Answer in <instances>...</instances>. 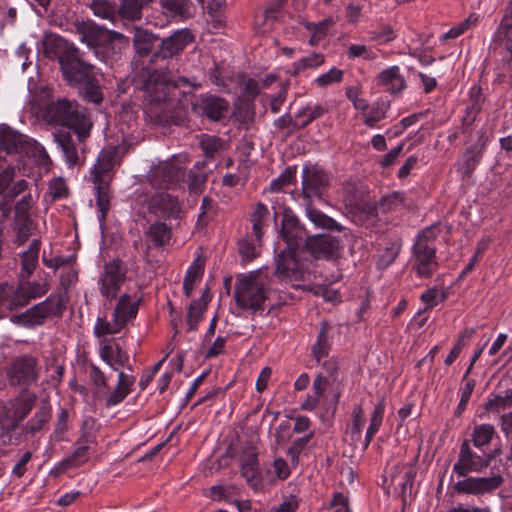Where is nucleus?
Instances as JSON below:
<instances>
[{
    "instance_id": "obj_28",
    "label": "nucleus",
    "mask_w": 512,
    "mask_h": 512,
    "mask_svg": "<svg viewBox=\"0 0 512 512\" xmlns=\"http://www.w3.org/2000/svg\"><path fill=\"white\" fill-rule=\"evenodd\" d=\"M163 14L170 19L184 21L194 15V4L191 0H159Z\"/></svg>"
},
{
    "instance_id": "obj_12",
    "label": "nucleus",
    "mask_w": 512,
    "mask_h": 512,
    "mask_svg": "<svg viewBox=\"0 0 512 512\" xmlns=\"http://www.w3.org/2000/svg\"><path fill=\"white\" fill-rule=\"evenodd\" d=\"M489 138L485 130L481 129L476 132V139L466 142L461 157L457 162V170L462 174L463 178H470L477 166L482 161Z\"/></svg>"
},
{
    "instance_id": "obj_4",
    "label": "nucleus",
    "mask_w": 512,
    "mask_h": 512,
    "mask_svg": "<svg viewBox=\"0 0 512 512\" xmlns=\"http://www.w3.org/2000/svg\"><path fill=\"white\" fill-rule=\"evenodd\" d=\"M269 283L267 269H258L246 275H240L235 283L234 299L237 305L253 314L262 312L267 300Z\"/></svg>"
},
{
    "instance_id": "obj_6",
    "label": "nucleus",
    "mask_w": 512,
    "mask_h": 512,
    "mask_svg": "<svg viewBox=\"0 0 512 512\" xmlns=\"http://www.w3.org/2000/svg\"><path fill=\"white\" fill-rule=\"evenodd\" d=\"M141 297L130 294L120 296L112 313V321L98 317L94 326V335L98 338L119 333L128 322L135 319Z\"/></svg>"
},
{
    "instance_id": "obj_40",
    "label": "nucleus",
    "mask_w": 512,
    "mask_h": 512,
    "mask_svg": "<svg viewBox=\"0 0 512 512\" xmlns=\"http://www.w3.org/2000/svg\"><path fill=\"white\" fill-rule=\"evenodd\" d=\"M20 421L12 416L0 418V440L3 445H12L19 440L17 429Z\"/></svg>"
},
{
    "instance_id": "obj_49",
    "label": "nucleus",
    "mask_w": 512,
    "mask_h": 512,
    "mask_svg": "<svg viewBox=\"0 0 512 512\" xmlns=\"http://www.w3.org/2000/svg\"><path fill=\"white\" fill-rule=\"evenodd\" d=\"M478 15L475 13H471L465 20L453 26L448 32L444 33L440 40L442 42H446L448 40L456 39L462 34H464L471 27L475 26L478 22Z\"/></svg>"
},
{
    "instance_id": "obj_7",
    "label": "nucleus",
    "mask_w": 512,
    "mask_h": 512,
    "mask_svg": "<svg viewBox=\"0 0 512 512\" xmlns=\"http://www.w3.org/2000/svg\"><path fill=\"white\" fill-rule=\"evenodd\" d=\"M44 119L48 124H58L67 128L79 126L82 120H91L76 101L59 97L47 103Z\"/></svg>"
},
{
    "instance_id": "obj_1",
    "label": "nucleus",
    "mask_w": 512,
    "mask_h": 512,
    "mask_svg": "<svg viewBox=\"0 0 512 512\" xmlns=\"http://www.w3.org/2000/svg\"><path fill=\"white\" fill-rule=\"evenodd\" d=\"M45 52L49 58L58 61L64 80L77 88L84 100L94 104L102 102L99 69L83 61L79 49L72 42L50 35L45 41Z\"/></svg>"
},
{
    "instance_id": "obj_63",
    "label": "nucleus",
    "mask_w": 512,
    "mask_h": 512,
    "mask_svg": "<svg viewBox=\"0 0 512 512\" xmlns=\"http://www.w3.org/2000/svg\"><path fill=\"white\" fill-rule=\"evenodd\" d=\"M510 407H512V389L506 390L504 395H497L487 403L489 409L505 410Z\"/></svg>"
},
{
    "instance_id": "obj_21",
    "label": "nucleus",
    "mask_w": 512,
    "mask_h": 512,
    "mask_svg": "<svg viewBox=\"0 0 512 512\" xmlns=\"http://www.w3.org/2000/svg\"><path fill=\"white\" fill-rule=\"evenodd\" d=\"M306 245L315 258L330 259L337 257L341 249L340 241L328 234L313 237L307 240Z\"/></svg>"
},
{
    "instance_id": "obj_62",
    "label": "nucleus",
    "mask_w": 512,
    "mask_h": 512,
    "mask_svg": "<svg viewBox=\"0 0 512 512\" xmlns=\"http://www.w3.org/2000/svg\"><path fill=\"white\" fill-rule=\"evenodd\" d=\"M49 194L52 200L65 198L68 194V187L62 178H55L49 182Z\"/></svg>"
},
{
    "instance_id": "obj_38",
    "label": "nucleus",
    "mask_w": 512,
    "mask_h": 512,
    "mask_svg": "<svg viewBox=\"0 0 512 512\" xmlns=\"http://www.w3.org/2000/svg\"><path fill=\"white\" fill-rule=\"evenodd\" d=\"M209 297L207 293H203L200 299L193 300L188 308L187 324L189 331H195L198 328L202 315L206 310Z\"/></svg>"
},
{
    "instance_id": "obj_10",
    "label": "nucleus",
    "mask_w": 512,
    "mask_h": 512,
    "mask_svg": "<svg viewBox=\"0 0 512 512\" xmlns=\"http://www.w3.org/2000/svg\"><path fill=\"white\" fill-rule=\"evenodd\" d=\"M7 378L11 386L29 390L39 379L37 359L27 354L17 357L7 370Z\"/></svg>"
},
{
    "instance_id": "obj_45",
    "label": "nucleus",
    "mask_w": 512,
    "mask_h": 512,
    "mask_svg": "<svg viewBox=\"0 0 512 512\" xmlns=\"http://www.w3.org/2000/svg\"><path fill=\"white\" fill-rule=\"evenodd\" d=\"M307 216L318 227L339 232L344 229L341 224L337 223L333 218L327 216L318 209L308 207Z\"/></svg>"
},
{
    "instance_id": "obj_50",
    "label": "nucleus",
    "mask_w": 512,
    "mask_h": 512,
    "mask_svg": "<svg viewBox=\"0 0 512 512\" xmlns=\"http://www.w3.org/2000/svg\"><path fill=\"white\" fill-rule=\"evenodd\" d=\"M156 40L152 33L141 31L136 33L133 42L137 53L140 56H147L152 52Z\"/></svg>"
},
{
    "instance_id": "obj_5",
    "label": "nucleus",
    "mask_w": 512,
    "mask_h": 512,
    "mask_svg": "<svg viewBox=\"0 0 512 512\" xmlns=\"http://www.w3.org/2000/svg\"><path fill=\"white\" fill-rule=\"evenodd\" d=\"M93 123L82 120L79 126L59 129L52 133L53 141L61 150L65 163L69 167L80 165L85 153V140L89 137Z\"/></svg>"
},
{
    "instance_id": "obj_59",
    "label": "nucleus",
    "mask_w": 512,
    "mask_h": 512,
    "mask_svg": "<svg viewBox=\"0 0 512 512\" xmlns=\"http://www.w3.org/2000/svg\"><path fill=\"white\" fill-rule=\"evenodd\" d=\"M386 108L383 104L375 103L365 114L364 124L368 127H374L379 121L386 117Z\"/></svg>"
},
{
    "instance_id": "obj_48",
    "label": "nucleus",
    "mask_w": 512,
    "mask_h": 512,
    "mask_svg": "<svg viewBox=\"0 0 512 512\" xmlns=\"http://www.w3.org/2000/svg\"><path fill=\"white\" fill-rule=\"evenodd\" d=\"M147 0H122L119 14L128 20H139L142 16V9Z\"/></svg>"
},
{
    "instance_id": "obj_55",
    "label": "nucleus",
    "mask_w": 512,
    "mask_h": 512,
    "mask_svg": "<svg viewBox=\"0 0 512 512\" xmlns=\"http://www.w3.org/2000/svg\"><path fill=\"white\" fill-rule=\"evenodd\" d=\"M314 437V432L311 431L303 437L297 438L293 441L292 445L288 448L287 454L290 456L292 462L297 463L299 456L307 447L309 441Z\"/></svg>"
},
{
    "instance_id": "obj_19",
    "label": "nucleus",
    "mask_w": 512,
    "mask_h": 512,
    "mask_svg": "<svg viewBox=\"0 0 512 512\" xmlns=\"http://www.w3.org/2000/svg\"><path fill=\"white\" fill-rule=\"evenodd\" d=\"M148 209L150 213L164 220L176 219L180 212L177 198L166 192H157L152 195L148 202Z\"/></svg>"
},
{
    "instance_id": "obj_14",
    "label": "nucleus",
    "mask_w": 512,
    "mask_h": 512,
    "mask_svg": "<svg viewBox=\"0 0 512 512\" xmlns=\"http://www.w3.org/2000/svg\"><path fill=\"white\" fill-rule=\"evenodd\" d=\"M199 144L205 160L195 163L194 167L188 173V177L193 186H199L206 182L207 174L202 172V169L209 161H213L217 155L225 149L224 141L214 135L203 134Z\"/></svg>"
},
{
    "instance_id": "obj_32",
    "label": "nucleus",
    "mask_w": 512,
    "mask_h": 512,
    "mask_svg": "<svg viewBox=\"0 0 512 512\" xmlns=\"http://www.w3.org/2000/svg\"><path fill=\"white\" fill-rule=\"evenodd\" d=\"M40 248L41 240L33 239L30 242L28 249L21 253L20 276L22 279H27L33 274L38 263Z\"/></svg>"
},
{
    "instance_id": "obj_31",
    "label": "nucleus",
    "mask_w": 512,
    "mask_h": 512,
    "mask_svg": "<svg viewBox=\"0 0 512 512\" xmlns=\"http://www.w3.org/2000/svg\"><path fill=\"white\" fill-rule=\"evenodd\" d=\"M365 188L361 181L347 180L342 185V199L346 207L359 208L364 201Z\"/></svg>"
},
{
    "instance_id": "obj_11",
    "label": "nucleus",
    "mask_w": 512,
    "mask_h": 512,
    "mask_svg": "<svg viewBox=\"0 0 512 512\" xmlns=\"http://www.w3.org/2000/svg\"><path fill=\"white\" fill-rule=\"evenodd\" d=\"M126 278L127 266L122 260L113 259L104 263L98 279L100 294L106 299L116 298Z\"/></svg>"
},
{
    "instance_id": "obj_23",
    "label": "nucleus",
    "mask_w": 512,
    "mask_h": 512,
    "mask_svg": "<svg viewBox=\"0 0 512 512\" xmlns=\"http://www.w3.org/2000/svg\"><path fill=\"white\" fill-rule=\"evenodd\" d=\"M297 249L286 248L278 255L275 274L281 278L302 279V270L296 258Z\"/></svg>"
},
{
    "instance_id": "obj_52",
    "label": "nucleus",
    "mask_w": 512,
    "mask_h": 512,
    "mask_svg": "<svg viewBox=\"0 0 512 512\" xmlns=\"http://www.w3.org/2000/svg\"><path fill=\"white\" fill-rule=\"evenodd\" d=\"M416 473L412 469H408L403 473H398L392 477V482L399 489L401 497L405 498L408 491H411Z\"/></svg>"
},
{
    "instance_id": "obj_46",
    "label": "nucleus",
    "mask_w": 512,
    "mask_h": 512,
    "mask_svg": "<svg viewBox=\"0 0 512 512\" xmlns=\"http://www.w3.org/2000/svg\"><path fill=\"white\" fill-rule=\"evenodd\" d=\"M68 301L69 295L67 292H59L57 294H51L43 302L47 303L49 316L60 318L66 309Z\"/></svg>"
},
{
    "instance_id": "obj_22",
    "label": "nucleus",
    "mask_w": 512,
    "mask_h": 512,
    "mask_svg": "<svg viewBox=\"0 0 512 512\" xmlns=\"http://www.w3.org/2000/svg\"><path fill=\"white\" fill-rule=\"evenodd\" d=\"M30 138L12 129L7 124L0 125V149L7 154H23Z\"/></svg>"
},
{
    "instance_id": "obj_47",
    "label": "nucleus",
    "mask_w": 512,
    "mask_h": 512,
    "mask_svg": "<svg viewBox=\"0 0 512 512\" xmlns=\"http://www.w3.org/2000/svg\"><path fill=\"white\" fill-rule=\"evenodd\" d=\"M495 434V428L491 424H481L474 428L472 442L475 449L481 451L482 447L489 444Z\"/></svg>"
},
{
    "instance_id": "obj_44",
    "label": "nucleus",
    "mask_w": 512,
    "mask_h": 512,
    "mask_svg": "<svg viewBox=\"0 0 512 512\" xmlns=\"http://www.w3.org/2000/svg\"><path fill=\"white\" fill-rule=\"evenodd\" d=\"M97 192L96 205L101 215L100 220L104 221L109 210L108 180H92Z\"/></svg>"
},
{
    "instance_id": "obj_25",
    "label": "nucleus",
    "mask_w": 512,
    "mask_h": 512,
    "mask_svg": "<svg viewBox=\"0 0 512 512\" xmlns=\"http://www.w3.org/2000/svg\"><path fill=\"white\" fill-rule=\"evenodd\" d=\"M29 302L30 299L20 284L15 289L8 283L0 284V308L13 311L26 306Z\"/></svg>"
},
{
    "instance_id": "obj_61",
    "label": "nucleus",
    "mask_w": 512,
    "mask_h": 512,
    "mask_svg": "<svg viewBox=\"0 0 512 512\" xmlns=\"http://www.w3.org/2000/svg\"><path fill=\"white\" fill-rule=\"evenodd\" d=\"M34 205L33 197L30 193L25 194L15 205L14 218L31 217L30 210Z\"/></svg>"
},
{
    "instance_id": "obj_43",
    "label": "nucleus",
    "mask_w": 512,
    "mask_h": 512,
    "mask_svg": "<svg viewBox=\"0 0 512 512\" xmlns=\"http://www.w3.org/2000/svg\"><path fill=\"white\" fill-rule=\"evenodd\" d=\"M385 411V400L381 398L380 401L374 406V410L370 419L369 427L365 436V447H367L374 435L379 431Z\"/></svg>"
},
{
    "instance_id": "obj_27",
    "label": "nucleus",
    "mask_w": 512,
    "mask_h": 512,
    "mask_svg": "<svg viewBox=\"0 0 512 512\" xmlns=\"http://www.w3.org/2000/svg\"><path fill=\"white\" fill-rule=\"evenodd\" d=\"M117 156V150L113 146L103 148L98 157L96 163L91 169L92 180H108L109 173L115 165V159Z\"/></svg>"
},
{
    "instance_id": "obj_53",
    "label": "nucleus",
    "mask_w": 512,
    "mask_h": 512,
    "mask_svg": "<svg viewBox=\"0 0 512 512\" xmlns=\"http://www.w3.org/2000/svg\"><path fill=\"white\" fill-rule=\"evenodd\" d=\"M23 154L31 156L38 160V163L44 166H47L51 163L50 157L46 151V149L38 143L36 140L31 139L26 146V150Z\"/></svg>"
},
{
    "instance_id": "obj_36",
    "label": "nucleus",
    "mask_w": 512,
    "mask_h": 512,
    "mask_svg": "<svg viewBox=\"0 0 512 512\" xmlns=\"http://www.w3.org/2000/svg\"><path fill=\"white\" fill-rule=\"evenodd\" d=\"M328 334L329 326L326 322H323L318 331L316 342L311 349V355L317 363H320L330 352L332 341Z\"/></svg>"
},
{
    "instance_id": "obj_54",
    "label": "nucleus",
    "mask_w": 512,
    "mask_h": 512,
    "mask_svg": "<svg viewBox=\"0 0 512 512\" xmlns=\"http://www.w3.org/2000/svg\"><path fill=\"white\" fill-rule=\"evenodd\" d=\"M296 177V167H287L276 179H273L269 185V191L278 192L283 187L289 185Z\"/></svg>"
},
{
    "instance_id": "obj_24",
    "label": "nucleus",
    "mask_w": 512,
    "mask_h": 512,
    "mask_svg": "<svg viewBox=\"0 0 512 512\" xmlns=\"http://www.w3.org/2000/svg\"><path fill=\"white\" fill-rule=\"evenodd\" d=\"M375 82L390 94L402 93L407 87L406 80L397 65L382 70L375 77Z\"/></svg>"
},
{
    "instance_id": "obj_8",
    "label": "nucleus",
    "mask_w": 512,
    "mask_h": 512,
    "mask_svg": "<svg viewBox=\"0 0 512 512\" xmlns=\"http://www.w3.org/2000/svg\"><path fill=\"white\" fill-rule=\"evenodd\" d=\"M140 80L139 88L143 91V99L150 106L149 111L157 114V107H161L168 100V80L157 70L143 71Z\"/></svg>"
},
{
    "instance_id": "obj_3",
    "label": "nucleus",
    "mask_w": 512,
    "mask_h": 512,
    "mask_svg": "<svg viewBox=\"0 0 512 512\" xmlns=\"http://www.w3.org/2000/svg\"><path fill=\"white\" fill-rule=\"evenodd\" d=\"M100 358L109 365L114 371H118V381L115 388L105 399V406L111 408L124 401V399L131 393V388L136 382L133 375L119 371V367L132 370L129 363V355L118 344H112L110 341H103L99 349Z\"/></svg>"
},
{
    "instance_id": "obj_39",
    "label": "nucleus",
    "mask_w": 512,
    "mask_h": 512,
    "mask_svg": "<svg viewBox=\"0 0 512 512\" xmlns=\"http://www.w3.org/2000/svg\"><path fill=\"white\" fill-rule=\"evenodd\" d=\"M35 228V223L31 217L14 218L12 223V230L15 234L13 243L16 246H22L28 241L32 235V230Z\"/></svg>"
},
{
    "instance_id": "obj_13",
    "label": "nucleus",
    "mask_w": 512,
    "mask_h": 512,
    "mask_svg": "<svg viewBox=\"0 0 512 512\" xmlns=\"http://www.w3.org/2000/svg\"><path fill=\"white\" fill-rule=\"evenodd\" d=\"M278 215L281 216V238L287 244L288 248L298 249L307 240L304 226L289 207L284 206L278 211H275L274 218L276 219Z\"/></svg>"
},
{
    "instance_id": "obj_51",
    "label": "nucleus",
    "mask_w": 512,
    "mask_h": 512,
    "mask_svg": "<svg viewBox=\"0 0 512 512\" xmlns=\"http://www.w3.org/2000/svg\"><path fill=\"white\" fill-rule=\"evenodd\" d=\"M324 63V55L313 52L310 55L301 58L293 63V74L297 75L305 69H312L321 66Z\"/></svg>"
},
{
    "instance_id": "obj_35",
    "label": "nucleus",
    "mask_w": 512,
    "mask_h": 512,
    "mask_svg": "<svg viewBox=\"0 0 512 512\" xmlns=\"http://www.w3.org/2000/svg\"><path fill=\"white\" fill-rule=\"evenodd\" d=\"M328 111L329 109L322 104H316L314 106L307 105L302 107L295 115V118L297 119L295 130L306 128L309 124H311L316 119L321 118Z\"/></svg>"
},
{
    "instance_id": "obj_2",
    "label": "nucleus",
    "mask_w": 512,
    "mask_h": 512,
    "mask_svg": "<svg viewBox=\"0 0 512 512\" xmlns=\"http://www.w3.org/2000/svg\"><path fill=\"white\" fill-rule=\"evenodd\" d=\"M491 460V454L483 450L476 451L470 440L464 439L453 465V472L463 479L453 485V491L457 494L483 497L498 490L504 483L500 473H491L490 476H469L471 473L482 472L490 465Z\"/></svg>"
},
{
    "instance_id": "obj_29",
    "label": "nucleus",
    "mask_w": 512,
    "mask_h": 512,
    "mask_svg": "<svg viewBox=\"0 0 512 512\" xmlns=\"http://www.w3.org/2000/svg\"><path fill=\"white\" fill-rule=\"evenodd\" d=\"M88 459H89L88 440H87V437L85 435H83L76 441V448L72 452V454L69 457L63 459L58 464L57 473L64 472L65 470H67L68 468H71V467L80 466V465L84 464L85 462H87Z\"/></svg>"
},
{
    "instance_id": "obj_56",
    "label": "nucleus",
    "mask_w": 512,
    "mask_h": 512,
    "mask_svg": "<svg viewBox=\"0 0 512 512\" xmlns=\"http://www.w3.org/2000/svg\"><path fill=\"white\" fill-rule=\"evenodd\" d=\"M463 382H465V384L463 387L460 388L461 396L458 406L455 410V416H460L466 409L469 399L475 387V381L473 379H468L466 377V380H463Z\"/></svg>"
},
{
    "instance_id": "obj_20",
    "label": "nucleus",
    "mask_w": 512,
    "mask_h": 512,
    "mask_svg": "<svg viewBox=\"0 0 512 512\" xmlns=\"http://www.w3.org/2000/svg\"><path fill=\"white\" fill-rule=\"evenodd\" d=\"M413 257L415 260L413 270L419 277L429 278L438 268L435 246L414 244Z\"/></svg>"
},
{
    "instance_id": "obj_26",
    "label": "nucleus",
    "mask_w": 512,
    "mask_h": 512,
    "mask_svg": "<svg viewBox=\"0 0 512 512\" xmlns=\"http://www.w3.org/2000/svg\"><path fill=\"white\" fill-rule=\"evenodd\" d=\"M484 96L480 86L474 85L469 91V103L465 108V115L462 118L461 132L470 135L471 125L482 109Z\"/></svg>"
},
{
    "instance_id": "obj_30",
    "label": "nucleus",
    "mask_w": 512,
    "mask_h": 512,
    "mask_svg": "<svg viewBox=\"0 0 512 512\" xmlns=\"http://www.w3.org/2000/svg\"><path fill=\"white\" fill-rule=\"evenodd\" d=\"M240 472L250 486H256L259 475V461L258 453L254 447H248L244 451Z\"/></svg>"
},
{
    "instance_id": "obj_58",
    "label": "nucleus",
    "mask_w": 512,
    "mask_h": 512,
    "mask_svg": "<svg viewBox=\"0 0 512 512\" xmlns=\"http://www.w3.org/2000/svg\"><path fill=\"white\" fill-rule=\"evenodd\" d=\"M19 284L30 300L41 297L49 291V286L46 283L21 281Z\"/></svg>"
},
{
    "instance_id": "obj_57",
    "label": "nucleus",
    "mask_w": 512,
    "mask_h": 512,
    "mask_svg": "<svg viewBox=\"0 0 512 512\" xmlns=\"http://www.w3.org/2000/svg\"><path fill=\"white\" fill-rule=\"evenodd\" d=\"M89 377L98 391L108 390V378L105 373L94 363L89 364Z\"/></svg>"
},
{
    "instance_id": "obj_18",
    "label": "nucleus",
    "mask_w": 512,
    "mask_h": 512,
    "mask_svg": "<svg viewBox=\"0 0 512 512\" xmlns=\"http://www.w3.org/2000/svg\"><path fill=\"white\" fill-rule=\"evenodd\" d=\"M192 110L197 115L218 121L227 112L228 102L213 95H200L192 102Z\"/></svg>"
},
{
    "instance_id": "obj_42",
    "label": "nucleus",
    "mask_w": 512,
    "mask_h": 512,
    "mask_svg": "<svg viewBox=\"0 0 512 512\" xmlns=\"http://www.w3.org/2000/svg\"><path fill=\"white\" fill-rule=\"evenodd\" d=\"M87 6L93 15L98 18L109 20L113 23L117 17L115 3L108 0H92Z\"/></svg>"
},
{
    "instance_id": "obj_60",
    "label": "nucleus",
    "mask_w": 512,
    "mask_h": 512,
    "mask_svg": "<svg viewBox=\"0 0 512 512\" xmlns=\"http://www.w3.org/2000/svg\"><path fill=\"white\" fill-rule=\"evenodd\" d=\"M344 72L336 67L331 68L328 72L318 76L315 83L319 87H326L333 83H339L343 79Z\"/></svg>"
},
{
    "instance_id": "obj_34",
    "label": "nucleus",
    "mask_w": 512,
    "mask_h": 512,
    "mask_svg": "<svg viewBox=\"0 0 512 512\" xmlns=\"http://www.w3.org/2000/svg\"><path fill=\"white\" fill-rule=\"evenodd\" d=\"M51 418V407L48 403L43 402L37 408L35 414L31 419L27 421V423L23 426V433L34 436L36 433L40 432L45 424Z\"/></svg>"
},
{
    "instance_id": "obj_41",
    "label": "nucleus",
    "mask_w": 512,
    "mask_h": 512,
    "mask_svg": "<svg viewBox=\"0 0 512 512\" xmlns=\"http://www.w3.org/2000/svg\"><path fill=\"white\" fill-rule=\"evenodd\" d=\"M269 216V210L267 206L259 202L253 213L251 214L250 221L252 223V231L256 242L260 244L263 235L264 222Z\"/></svg>"
},
{
    "instance_id": "obj_64",
    "label": "nucleus",
    "mask_w": 512,
    "mask_h": 512,
    "mask_svg": "<svg viewBox=\"0 0 512 512\" xmlns=\"http://www.w3.org/2000/svg\"><path fill=\"white\" fill-rule=\"evenodd\" d=\"M498 35L502 38V45L506 50L507 55L504 58L507 61H512V25H507L498 32Z\"/></svg>"
},
{
    "instance_id": "obj_37",
    "label": "nucleus",
    "mask_w": 512,
    "mask_h": 512,
    "mask_svg": "<svg viewBox=\"0 0 512 512\" xmlns=\"http://www.w3.org/2000/svg\"><path fill=\"white\" fill-rule=\"evenodd\" d=\"M145 236L155 247H163L170 241L172 230L165 223L157 221L148 227Z\"/></svg>"
},
{
    "instance_id": "obj_33",
    "label": "nucleus",
    "mask_w": 512,
    "mask_h": 512,
    "mask_svg": "<svg viewBox=\"0 0 512 512\" xmlns=\"http://www.w3.org/2000/svg\"><path fill=\"white\" fill-rule=\"evenodd\" d=\"M37 396L28 389L21 390L19 395L14 399L12 417L16 421H23L34 407Z\"/></svg>"
},
{
    "instance_id": "obj_16",
    "label": "nucleus",
    "mask_w": 512,
    "mask_h": 512,
    "mask_svg": "<svg viewBox=\"0 0 512 512\" xmlns=\"http://www.w3.org/2000/svg\"><path fill=\"white\" fill-rule=\"evenodd\" d=\"M185 170L174 162L154 166L148 175L150 184L158 189L168 188L184 179Z\"/></svg>"
},
{
    "instance_id": "obj_9",
    "label": "nucleus",
    "mask_w": 512,
    "mask_h": 512,
    "mask_svg": "<svg viewBox=\"0 0 512 512\" xmlns=\"http://www.w3.org/2000/svg\"><path fill=\"white\" fill-rule=\"evenodd\" d=\"M73 25L75 32L80 35V41L90 48L108 46L113 42L127 43L122 33L99 26L91 20L76 21Z\"/></svg>"
},
{
    "instance_id": "obj_15",
    "label": "nucleus",
    "mask_w": 512,
    "mask_h": 512,
    "mask_svg": "<svg viewBox=\"0 0 512 512\" xmlns=\"http://www.w3.org/2000/svg\"><path fill=\"white\" fill-rule=\"evenodd\" d=\"M330 185V175L317 165H305L302 171V196L311 201L320 197L323 190Z\"/></svg>"
},
{
    "instance_id": "obj_17",
    "label": "nucleus",
    "mask_w": 512,
    "mask_h": 512,
    "mask_svg": "<svg viewBox=\"0 0 512 512\" xmlns=\"http://www.w3.org/2000/svg\"><path fill=\"white\" fill-rule=\"evenodd\" d=\"M193 39L194 37L189 29L176 30L173 34L161 40L159 48L154 52L153 57L155 59L172 58L183 51Z\"/></svg>"
}]
</instances>
